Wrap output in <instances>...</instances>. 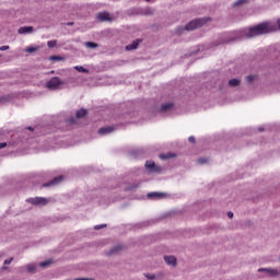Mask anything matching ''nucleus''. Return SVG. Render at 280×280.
<instances>
[{
  "label": "nucleus",
  "mask_w": 280,
  "mask_h": 280,
  "mask_svg": "<svg viewBox=\"0 0 280 280\" xmlns=\"http://www.w3.org/2000/svg\"><path fill=\"white\" fill-rule=\"evenodd\" d=\"M277 26L272 25L270 22L258 24L254 27L248 28V31L234 32L235 36L240 38H254V36H261V34H270V32H276Z\"/></svg>",
  "instance_id": "obj_1"
},
{
  "label": "nucleus",
  "mask_w": 280,
  "mask_h": 280,
  "mask_svg": "<svg viewBox=\"0 0 280 280\" xmlns=\"http://www.w3.org/2000/svg\"><path fill=\"white\" fill-rule=\"evenodd\" d=\"M207 21H209L208 18L192 20L186 25L185 30L187 32L198 30V27H202V25H206Z\"/></svg>",
  "instance_id": "obj_2"
},
{
  "label": "nucleus",
  "mask_w": 280,
  "mask_h": 280,
  "mask_svg": "<svg viewBox=\"0 0 280 280\" xmlns=\"http://www.w3.org/2000/svg\"><path fill=\"white\" fill-rule=\"evenodd\" d=\"M62 81L60 78L54 77L46 83V89H50V91H56V89H60Z\"/></svg>",
  "instance_id": "obj_3"
},
{
  "label": "nucleus",
  "mask_w": 280,
  "mask_h": 280,
  "mask_svg": "<svg viewBox=\"0 0 280 280\" xmlns=\"http://www.w3.org/2000/svg\"><path fill=\"white\" fill-rule=\"evenodd\" d=\"M26 201H28L31 205H36V206H45L49 200L45 197H35V198H30Z\"/></svg>",
  "instance_id": "obj_4"
},
{
  "label": "nucleus",
  "mask_w": 280,
  "mask_h": 280,
  "mask_svg": "<svg viewBox=\"0 0 280 280\" xmlns=\"http://www.w3.org/2000/svg\"><path fill=\"white\" fill-rule=\"evenodd\" d=\"M145 168L149 170V172H161V167L156 166L154 161H147Z\"/></svg>",
  "instance_id": "obj_5"
},
{
  "label": "nucleus",
  "mask_w": 280,
  "mask_h": 280,
  "mask_svg": "<svg viewBox=\"0 0 280 280\" xmlns=\"http://www.w3.org/2000/svg\"><path fill=\"white\" fill-rule=\"evenodd\" d=\"M96 19L98 21H113V19H110L109 12H101L96 15Z\"/></svg>",
  "instance_id": "obj_6"
},
{
  "label": "nucleus",
  "mask_w": 280,
  "mask_h": 280,
  "mask_svg": "<svg viewBox=\"0 0 280 280\" xmlns=\"http://www.w3.org/2000/svg\"><path fill=\"white\" fill-rule=\"evenodd\" d=\"M62 178H63L62 175L55 177L49 183L44 184L43 187H54V185H58V183H62Z\"/></svg>",
  "instance_id": "obj_7"
},
{
  "label": "nucleus",
  "mask_w": 280,
  "mask_h": 280,
  "mask_svg": "<svg viewBox=\"0 0 280 280\" xmlns=\"http://www.w3.org/2000/svg\"><path fill=\"white\" fill-rule=\"evenodd\" d=\"M258 272H266L268 277H277V275H279L277 269H258Z\"/></svg>",
  "instance_id": "obj_8"
},
{
  "label": "nucleus",
  "mask_w": 280,
  "mask_h": 280,
  "mask_svg": "<svg viewBox=\"0 0 280 280\" xmlns=\"http://www.w3.org/2000/svg\"><path fill=\"white\" fill-rule=\"evenodd\" d=\"M141 43V39H136L132 42V44H129L126 46L127 51H132V49H137L139 47V44Z\"/></svg>",
  "instance_id": "obj_9"
},
{
  "label": "nucleus",
  "mask_w": 280,
  "mask_h": 280,
  "mask_svg": "<svg viewBox=\"0 0 280 280\" xmlns=\"http://www.w3.org/2000/svg\"><path fill=\"white\" fill-rule=\"evenodd\" d=\"M34 32V27L32 26H22L19 28V34H32Z\"/></svg>",
  "instance_id": "obj_10"
},
{
  "label": "nucleus",
  "mask_w": 280,
  "mask_h": 280,
  "mask_svg": "<svg viewBox=\"0 0 280 280\" xmlns=\"http://www.w3.org/2000/svg\"><path fill=\"white\" fill-rule=\"evenodd\" d=\"M115 130V127H103L98 129V135H110Z\"/></svg>",
  "instance_id": "obj_11"
},
{
  "label": "nucleus",
  "mask_w": 280,
  "mask_h": 280,
  "mask_svg": "<svg viewBox=\"0 0 280 280\" xmlns=\"http://www.w3.org/2000/svg\"><path fill=\"white\" fill-rule=\"evenodd\" d=\"M164 260L168 266H176V257L174 256H164Z\"/></svg>",
  "instance_id": "obj_12"
},
{
  "label": "nucleus",
  "mask_w": 280,
  "mask_h": 280,
  "mask_svg": "<svg viewBox=\"0 0 280 280\" xmlns=\"http://www.w3.org/2000/svg\"><path fill=\"white\" fill-rule=\"evenodd\" d=\"M86 113L88 112L84 108L79 109L75 114L77 119H82V117H86Z\"/></svg>",
  "instance_id": "obj_13"
},
{
  "label": "nucleus",
  "mask_w": 280,
  "mask_h": 280,
  "mask_svg": "<svg viewBox=\"0 0 280 280\" xmlns=\"http://www.w3.org/2000/svg\"><path fill=\"white\" fill-rule=\"evenodd\" d=\"M174 104L167 103L161 106L160 113H165V110H170V108H173Z\"/></svg>",
  "instance_id": "obj_14"
},
{
  "label": "nucleus",
  "mask_w": 280,
  "mask_h": 280,
  "mask_svg": "<svg viewBox=\"0 0 280 280\" xmlns=\"http://www.w3.org/2000/svg\"><path fill=\"white\" fill-rule=\"evenodd\" d=\"M148 198H165V194L150 192V194H148Z\"/></svg>",
  "instance_id": "obj_15"
},
{
  "label": "nucleus",
  "mask_w": 280,
  "mask_h": 280,
  "mask_svg": "<svg viewBox=\"0 0 280 280\" xmlns=\"http://www.w3.org/2000/svg\"><path fill=\"white\" fill-rule=\"evenodd\" d=\"M51 264H54L52 259H48V260H44L42 262H39L40 268H47L48 266H51Z\"/></svg>",
  "instance_id": "obj_16"
},
{
  "label": "nucleus",
  "mask_w": 280,
  "mask_h": 280,
  "mask_svg": "<svg viewBox=\"0 0 280 280\" xmlns=\"http://www.w3.org/2000/svg\"><path fill=\"white\" fill-rule=\"evenodd\" d=\"M175 156H176V154H174V153L160 154V159L162 161H165L166 159H174Z\"/></svg>",
  "instance_id": "obj_17"
},
{
  "label": "nucleus",
  "mask_w": 280,
  "mask_h": 280,
  "mask_svg": "<svg viewBox=\"0 0 280 280\" xmlns=\"http://www.w3.org/2000/svg\"><path fill=\"white\" fill-rule=\"evenodd\" d=\"M230 86H240V80L237 79H231L229 81Z\"/></svg>",
  "instance_id": "obj_18"
},
{
  "label": "nucleus",
  "mask_w": 280,
  "mask_h": 280,
  "mask_svg": "<svg viewBox=\"0 0 280 280\" xmlns=\"http://www.w3.org/2000/svg\"><path fill=\"white\" fill-rule=\"evenodd\" d=\"M74 69H75L77 71H80V73H89V70L85 69V68L82 67V66H77V67H74Z\"/></svg>",
  "instance_id": "obj_19"
},
{
  "label": "nucleus",
  "mask_w": 280,
  "mask_h": 280,
  "mask_svg": "<svg viewBox=\"0 0 280 280\" xmlns=\"http://www.w3.org/2000/svg\"><path fill=\"white\" fill-rule=\"evenodd\" d=\"M85 47H89L91 49H95V48H97V44L93 43V42H86Z\"/></svg>",
  "instance_id": "obj_20"
},
{
  "label": "nucleus",
  "mask_w": 280,
  "mask_h": 280,
  "mask_svg": "<svg viewBox=\"0 0 280 280\" xmlns=\"http://www.w3.org/2000/svg\"><path fill=\"white\" fill-rule=\"evenodd\" d=\"M26 270L27 272H34V270H36V265L34 264L27 265Z\"/></svg>",
  "instance_id": "obj_21"
},
{
  "label": "nucleus",
  "mask_w": 280,
  "mask_h": 280,
  "mask_svg": "<svg viewBox=\"0 0 280 280\" xmlns=\"http://www.w3.org/2000/svg\"><path fill=\"white\" fill-rule=\"evenodd\" d=\"M248 0H237L234 2L233 8H237V5H244Z\"/></svg>",
  "instance_id": "obj_22"
},
{
  "label": "nucleus",
  "mask_w": 280,
  "mask_h": 280,
  "mask_svg": "<svg viewBox=\"0 0 280 280\" xmlns=\"http://www.w3.org/2000/svg\"><path fill=\"white\" fill-rule=\"evenodd\" d=\"M118 250H121V246H116L115 248H113L109 253V255H113L114 253H117Z\"/></svg>",
  "instance_id": "obj_23"
},
{
  "label": "nucleus",
  "mask_w": 280,
  "mask_h": 280,
  "mask_svg": "<svg viewBox=\"0 0 280 280\" xmlns=\"http://www.w3.org/2000/svg\"><path fill=\"white\" fill-rule=\"evenodd\" d=\"M25 51H27L28 54H34V51H36V48L35 47H27L25 49Z\"/></svg>",
  "instance_id": "obj_24"
},
{
  "label": "nucleus",
  "mask_w": 280,
  "mask_h": 280,
  "mask_svg": "<svg viewBox=\"0 0 280 280\" xmlns=\"http://www.w3.org/2000/svg\"><path fill=\"white\" fill-rule=\"evenodd\" d=\"M47 45H48V47H54L55 45H57V42L56 40H49L48 43H47Z\"/></svg>",
  "instance_id": "obj_25"
},
{
  "label": "nucleus",
  "mask_w": 280,
  "mask_h": 280,
  "mask_svg": "<svg viewBox=\"0 0 280 280\" xmlns=\"http://www.w3.org/2000/svg\"><path fill=\"white\" fill-rule=\"evenodd\" d=\"M208 161H209V160L202 158V159H199V160H198V163H199L200 165H203V163H208Z\"/></svg>",
  "instance_id": "obj_26"
},
{
  "label": "nucleus",
  "mask_w": 280,
  "mask_h": 280,
  "mask_svg": "<svg viewBox=\"0 0 280 280\" xmlns=\"http://www.w3.org/2000/svg\"><path fill=\"white\" fill-rule=\"evenodd\" d=\"M10 49V46H0V51H8Z\"/></svg>",
  "instance_id": "obj_27"
},
{
  "label": "nucleus",
  "mask_w": 280,
  "mask_h": 280,
  "mask_svg": "<svg viewBox=\"0 0 280 280\" xmlns=\"http://www.w3.org/2000/svg\"><path fill=\"white\" fill-rule=\"evenodd\" d=\"M246 80L247 82H253V80H255V75H247Z\"/></svg>",
  "instance_id": "obj_28"
},
{
  "label": "nucleus",
  "mask_w": 280,
  "mask_h": 280,
  "mask_svg": "<svg viewBox=\"0 0 280 280\" xmlns=\"http://www.w3.org/2000/svg\"><path fill=\"white\" fill-rule=\"evenodd\" d=\"M104 226H106V224L95 225L94 229L95 231H100V229H104Z\"/></svg>",
  "instance_id": "obj_29"
},
{
  "label": "nucleus",
  "mask_w": 280,
  "mask_h": 280,
  "mask_svg": "<svg viewBox=\"0 0 280 280\" xmlns=\"http://www.w3.org/2000/svg\"><path fill=\"white\" fill-rule=\"evenodd\" d=\"M188 141H189L190 143H196V138H195L194 136H190V137L188 138Z\"/></svg>",
  "instance_id": "obj_30"
},
{
  "label": "nucleus",
  "mask_w": 280,
  "mask_h": 280,
  "mask_svg": "<svg viewBox=\"0 0 280 280\" xmlns=\"http://www.w3.org/2000/svg\"><path fill=\"white\" fill-rule=\"evenodd\" d=\"M62 58H60L59 56H52L50 57V60H61Z\"/></svg>",
  "instance_id": "obj_31"
},
{
  "label": "nucleus",
  "mask_w": 280,
  "mask_h": 280,
  "mask_svg": "<svg viewBox=\"0 0 280 280\" xmlns=\"http://www.w3.org/2000/svg\"><path fill=\"white\" fill-rule=\"evenodd\" d=\"M10 264H12V258L4 260V265H5V266H8V265H10Z\"/></svg>",
  "instance_id": "obj_32"
},
{
  "label": "nucleus",
  "mask_w": 280,
  "mask_h": 280,
  "mask_svg": "<svg viewBox=\"0 0 280 280\" xmlns=\"http://www.w3.org/2000/svg\"><path fill=\"white\" fill-rule=\"evenodd\" d=\"M7 145H8V143H5V142L0 143V150H2V148H5Z\"/></svg>",
  "instance_id": "obj_33"
},
{
  "label": "nucleus",
  "mask_w": 280,
  "mask_h": 280,
  "mask_svg": "<svg viewBox=\"0 0 280 280\" xmlns=\"http://www.w3.org/2000/svg\"><path fill=\"white\" fill-rule=\"evenodd\" d=\"M144 277H147V279H154V275H144Z\"/></svg>",
  "instance_id": "obj_34"
},
{
  "label": "nucleus",
  "mask_w": 280,
  "mask_h": 280,
  "mask_svg": "<svg viewBox=\"0 0 280 280\" xmlns=\"http://www.w3.org/2000/svg\"><path fill=\"white\" fill-rule=\"evenodd\" d=\"M228 218H230V220L233 219V212H228Z\"/></svg>",
  "instance_id": "obj_35"
},
{
  "label": "nucleus",
  "mask_w": 280,
  "mask_h": 280,
  "mask_svg": "<svg viewBox=\"0 0 280 280\" xmlns=\"http://www.w3.org/2000/svg\"><path fill=\"white\" fill-rule=\"evenodd\" d=\"M69 124H75V119L71 118L68 120Z\"/></svg>",
  "instance_id": "obj_36"
},
{
  "label": "nucleus",
  "mask_w": 280,
  "mask_h": 280,
  "mask_svg": "<svg viewBox=\"0 0 280 280\" xmlns=\"http://www.w3.org/2000/svg\"><path fill=\"white\" fill-rule=\"evenodd\" d=\"M74 280H93V279H89V278H78V279H74Z\"/></svg>",
  "instance_id": "obj_37"
},
{
  "label": "nucleus",
  "mask_w": 280,
  "mask_h": 280,
  "mask_svg": "<svg viewBox=\"0 0 280 280\" xmlns=\"http://www.w3.org/2000/svg\"><path fill=\"white\" fill-rule=\"evenodd\" d=\"M278 27L280 30V20L277 21Z\"/></svg>",
  "instance_id": "obj_38"
},
{
  "label": "nucleus",
  "mask_w": 280,
  "mask_h": 280,
  "mask_svg": "<svg viewBox=\"0 0 280 280\" xmlns=\"http://www.w3.org/2000/svg\"><path fill=\"white\" fill-rule=\"evenodd\" d=\"M258 130H259V132H264V128H259Z\"/></svg>",
  "instance_id": "obj_39"
},
{
  "label": "nucleus",
  "mask_w": 280,
  "mask_h": 280,
  "mask_svg": "<svg viewBox=\"0 0 280 280\" xmlns=\"http://www.w3.org/2000/svg\"><path fill=\"white\" fill-rule=\"evenodd\" d=\"M72 24H73V22L68 23V25H72Z\"/></svg>",
  "instance_id": "obj_40"
},
{
  "label": "nucleus",
  "mask_w": 280,
  "mask_h": 280,
  "mask_svg": "<svg viewBox=\"0 0 280 280\" xmlns=\"http://www.w3.org/2000/svg\"><path fill=\"white\" fill-rule=\"evenodd\" d=\"M28 130H34L32 127H28Z\"/></svg>",
  "instance_id": "obj_41"
},
{
  "label": "nucleus",
  "mask_w": 280,
  "mask_h": 280,
  "mask_svg": "<svg viewBox=\"0 0 280 280\" xmlns=\"http://www.w3.org/2000/svg\"><path fill=\"white\" fill-rule=\"evenodd\" d=\"M145 1H150V0H145Z\"/></svg>",
  "instance_id": "obj_42"
}]
</instances>
